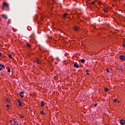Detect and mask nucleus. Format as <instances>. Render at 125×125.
Masks as SVG:
<instances>
[{"mask_svg": "<svg viewBox=\"0 0 125 125\" xmlns=\"http://www.w3.org/2000/svg\"><path fill=\"white\" fill-rule=\"evenodd\" d=\"M119 59L120 60H123L124 61H125V56L124 55H121L119 57Z\"/></svg>", "mask_w": 125, "mask_h": 125, "instance_id": "obj_2", "label": "nucleus"}, {"mask_svg": "<svg viewBox=\"0 0 125 125\" xmlns=\"http://www.w3.org/2000/svg\"><path fill=\"white\" fill-rule=\"evenodd\" d=\"M10 123L11 124V123H12V120H10Z\"/></svg>", "mask_w": 125, "mask_h": 125, "instance_id": "obj_27", "label": "nucleus"}, {"mask_svg": "<svg viewBox=\"0 0 125 125\" xmlns=\"http://www.w3.org/2000/svg\"><path fill=\"white\" fill-rule=\"evenodd\" d=\"M108 91H109V89H108L107 88H104V91L105 92H108Z\"/></svg>", "mask_w": 125, "mask_h": 125, "instance_id": "obj_13", "label": "nucleus"}, {"mask_svg": "<svg viewBox=\"0 0 125 125\" xmlns=\"http://www.w3.org/2000/svg\"><path fill=\"white\" fill-rule=\"evenodd\" d=\"M57 60L59 62V59L58 58H57Z\"/></svg>", "mask_w": 125, "mask_h": 125, "instance_id": "obj_28", "label": "nucleus"}, {"mask_svg": "<svg viewBox=\"0 0 125 125\" xmlns=\"http://www.w3.org/2000/svg\"><path fill=\"white\" fill-rule=\"evenodd\" d=\"M5 8L8 9L9 8V5L8 3L3 2L2 3V10H4V8Z\"/></svg>", "mask_w": 125, "mask_h": 125, "instance_id": "obj_1", "label": "nucleus"}, {"mask_svg": "<svg viewBox=\"0 0 125 125\" xmlns=\"http://www.w3.org/2000/svg\"><path fill=\"white\" fill-rule=\"evenodd\" d=\"M81 63H84V62H85V60H84V59H81Z\"/></svg>", "mask_w": 125, "mask_h": 125, "instance_id": "obj_11", "label": "nucleus"}, {"mask_svg": "<svg viewBox=\"0 0 125 125\" xmlns=\"http://www.w3.org/2000/svg\"><path fill=\"white\" fill-rule=\"evenodd\" d=\"M19 95L21 96V97H24V92H21Z\"/></svg>", "mask_w": 125, "mask_h": 125, "instance_id": "obj_6", "label": "nucleus"}, {"mask_svg": "<svg viewBox=\"0 0 125 125\" xmlns=\"http://www.w3.org/2000/svg\"><path fill=\"white\" fill-rule=\"evenodd\" d=\"M5 101L6 102H10V100H9V99H8V98H7L5 99Z\"/></svg>", "mask_w": 125, "mask_h": 125, "instance_id": "obj_14", "label": "nucleus"}, {"mask_svg": "<svg viewBox=\"0 0 125 125\" xmlns=\"http://www.w3.org/2000/svg\"><path fill=\"white\" fill-rule=\"evenodd\" d=\"M0 56H1V53H0Z\"/></svg>", "mask_w": 125, "mask_h": 125, "instance_id": "obj_32", "label": "nucleus"}, {"mask_svg": "<svg viewBox=\"0 0 125 125\" xmlns=\"http://www.w3.org/2000/svg\"><path fill=\"white\" fill-rule=\"evenodd\" d=\"M27 46L28 47H31V46H30V44H29V43H27Z\"/></svg>", "mask_w": 125, "mask_h": 125, "instance_id": "obj_19", "label": "nucleus"}, {"mask_svg": "<svg viewBox=\"0 0 125 125\" xmlns=\"http://www.w3.org/2000/svg\"><path fill=\"white\" fill-rule=\"evenodd\" d=\"M97 106V104H94V107H96Z\"/></svg>", "mask_w": 125, "mask_h": 125, "instance_id": "obj_24", "label": "nucleus"}, {"mask_svg": "<svg viewBox=\"0 0 125 125\" xmlns=\"http://www.w3.org/2000/svg\"><path fill=\"white\" fill-rule=\"evenodd\" d=\"M0 67H0V71H1V70H2V68H3V69H4V68H5V67H4V65H2V64H0Z\"/></svg>", "mask_w": 125, "mask_h": 125, "instance_id": "obj_8", "label": "nucleus"}, {"mask_svg": "<svg viewBox=\"0 0 125 125\" xmlns=\"http://www.w3.org/2000/svg\"><path fill=\"white\" fill-rule=\"evenodd\" d=\"M38 64H40V62H37Z\"/></svg>", "mask_w": 125, "mask_h": 125, "instance_id": "obj_34", "label": "nucleus"}, {"mask_svg": "<svg viewBox=\"0 0 125 125\" xmlns=\"http://www.w3.org/2000/svg\"><path fill=\"white\" fill-rule=\"evenodd\" d=\"M6 107H9V105L8 104H7Z\"/></svg>", "mask_w": 125, "mask_h": 125, "instance_id": "obj_29", "label": "nucleus"}, {"mask_svg": "<svg viewBox=\"0 0 125 125\" xmlns=\"http://www.w3.org/2000/svg\"><path fill=\"white\" fill-rule=\"evenodd\" d=\"M123 46L124 47H125V44L124 43V44H123Z\"/></svg>", "mask_w": 125, "mask_h": 125, "instance_id": "obj_26", "label": "nucleus"}, {"mask_svg": "<svg viewBox=\"0 0 125 125\" xmlns=\"http://www.w3.org/2000/svg\"><path fill=\"white\" fill-rule=\"evenodd\" d=\"M18 122L17 121H14V125H19Z\"/></svg>", "mask_w": 125, "mask_h": 125, "instance_id": "obj_16", "label": "nucleus"}, {"mask_svg": "<svg viewBox=\"0 0 125 125\" xmlns=\"http://www.w3.org/2000/svg\"><path fill=\"white\" fill-rule=\"evenodd\" d=\"M107 9H104V12H107Z\"/></svg>", "mask_w": 125, "mask_h": 125, "instance_id": "obj_22", "label": "nucleus"}, {"mask_svg": "<svg viewBox=\"0 0 125 125\" xmlns=\"http://www.w3.org/2000/svg\"><path fill=\"white\" fill-rule=\"evenodd\" d=\"M53 1H54V0H53Z\"/></svg>", "mask_w": 125, "mask_h": 125, "instance_id": "obj_35", "label": "nucleus"}, {"mask_svg": "<svg viewBox=\"0 0 125 125\" xmlns=\"http://www.w3.org/2000/svg\"><path fill=\"white\" fill-rule=\"evenodd\" d=\"M44 106V103L43 102H41V107H43Z\"/></svg>", "mask_w": 125, "mask_h": 125, "instance_id": "obj_15", "label": "nucleus"}, {"mask_svg": "<svg viewBox=\"0 0 125 125\" xmlns=\"http://www.w3.org/2000/svg\"><path fill=\"white\" fill-rule=\"evenodd\" d=\"M79 30H80V28L79 27H74V31H79Z\"/></svg>", "mask_w": 125, "mask_h": 125, "instance_id": "obj_9", "label": "nucleus"}, {"mask_svg": "<svg viewBox=\"0 0 125 125\" xmlns=\"http://www.w3.org/2000/svg\"><path fill=\"white\" fill-rule=\"evenodd\" d=\"M106 72H107V73H109V69L108 68L106 69Z\"/></svg>", "mask_w": 125, "mask_h": 125, "instance_id": "obj_21", "label": "nucleus"}, {"mask_svg": "<svg viewBox=\"0 0 125 125\" xmlns=\"http://www.w3.org/2000/svg\"><path fill=\"white\" fill-rule=\"evenodd\" d=\"M2 18H3V19H4L5 20H6V19H7V17L6 16V15H4V14H2L1 15Z\"/></svg>", "mask_w": 125, "mask_h": 125, "instance_id": "obj_3", "label": "nucleus"}, {"mask_svg": "<svg viewBox=\"0 0 125 125\" xmlns=\"http://www.w3.org/2000/svg\"><path fill=\"white\" fill-rule=\"evenodd\" d=\"M87 72H88V70H86V73H87Z\"/></svg>", "mask_w": 125, "mask_h": 125, "instance_id": "obj_30", "label": "nucleus"}, {"mask_svg": "<svg viewBox=\"0 0 125 125\" xmlns=\"http://www.w3.org/2000/svg\"><path fill=\"white\" fill-rule=\"evenodd\" d=\"M67 16H68V14L67 13H64L63 14V18H66V17H67Z\"/></svg>", "mask_w": 125, "mask_h": 125, "instance_id": "obj_10", "label": "nucleus"}, {"mask_svg": "<svg viewBox=\"0 0 125 125\" xmlns=\"http://www.w3.org/2000/svg\"><path fill=\"white\" fill-rule=\"evenodd\" d=\"M87 75H89V73H86Z\"/></svg>", "mask_w": 125, "mask_h": 125, "instance_id": "obj_33", "label": "nucleus"}, {"mask_svg": "<svg viewBox=\"0 0 125 125\" xmlns=\"http://www.w3.org/2000/svg\"><path fill=\"white\" fill-rule=\"evenodd\" d=\"M8 57H9V58H10L11 59L12 58V56L11 55L9 54L8 55Z\"/></svg>", "mask_w": 125, "mask_h": 125, "instance_id": "obj_17", "label": "nucleus"}, {"mask_svg": "<svg viewBox=\"0 0 125 125\" xmlns=\"http://www.w3.org/2000/svg\"><path fill=\"white\" fill-rule=\"evenodd\" d=\"M8 73H10L11 71H10V68H8L7 70Z\"/></svg>", "mask_w": 125, "mask_h": 125, "instance_id": "obj_18", "label": "nucleus"}, {"mask_svg": "<svg viewBox=\"0 0 125 125\" xmlns=\"http://www.w3.org/2000/svg\"><path fill=\"white\" fill-rule=\"evenodd\" d=\"M74 68H77V69L80 67V65L77 63H74Z\"/></svg>", "mask_w": 125, "mask_h": 125, "instance_id": "obj_5", "label": "nucleus"}, {"mask_svg": "<svg viewBox=\"0 0 125 125\" xmlns=\"http://www.w3.org/2000/svg\"><path fill=\"white\" fill-rule=\"evenodd\" d=\"M41 115H45V113H44V111H43V110H42L41 111Z\"/></svg>", "mask_w": 125, "mask_h": 125, "instance_id": "obj_12", "label": "nucleus"}, {"mask_svg": "<svg viewBox=\"0 0 125 125\" xmlns=\"http://www.w3.org/2000/svg\"><path fill=\"white\" fill-rule=\"evenodd\" d=\"M117 101H118V100H117V99H114V102H115V103H116V102H117Z\"/></svg>", "mask_w": 125, "mask_h": 125, "instance_id": "obj_20", "label": "nucleus"}, {"mask_svg": "<svg viewBox=\"0 0 125 125\" xmlns=\"http://www.w3.org/2000/svg\"><path fill=\"white\" fill-rule=\"evenodd\" d=\"M117 103H120V101H119L117 100Z\"/></svg>", "mask_w": 125, "mask_h": 125, "instance_id": "obj_31", "label": "nucleus"}, {"mask_svg": "<svg viewBox=\"0 0 125 125\" xmlns=\"http://www.w3.org/2000/svg\"><path fill=\"white\" fill-rule=\"evenodd\" d=\"M23 118H24V116H21L20 119H23Z\"/></svg>", "mask_w": 125, "mask_h": 125, "instance_id": "obj_23", "label": "nucleus"}, {"mask_svg": "<svg viewBox=\"0 0 125 125\" xmlns=\"http://www.w3.org/2000/svg\"><path fill=\"white\" fill-rule=\"evenodd\" d=\"M94 3H95V1H93V2H92V4H94Z\"/></svg>", "mask_w": 125, "mask_h": 125, "instance_id": "obj_25", "label": "nucleus"}, {"mask_svg": "<svg viewBox=\"0 0 125 125\" xmlns=\"http://www.w3.org/2000/svg\"><path fill=\"white\" fill-rule=\"evenodd\" d=\"M120 124L121 125H124L125 124V121H124L123 119L120 120Z\"/></svg>", "mask_w": 125, "mask_h": 125, "instance_id": "obj_4", "label": "nucleus"}, {"mask_svg": "<svg viewBox=\"0 0 125 125\" xmlns=\"http://www.w3.org/2000/svg\"><path fill=\"white\" fill-rule=\"evenodd\" d=\"M17 102H18V103H19V106L20 107L21 106V105H22V103L21 102V101L19 100L17 101Z\"/></svg>", "mask_w": 125, "mask_h": 125, "instance_id": "obj_7", "label": "nucleus"}]
</instances>
